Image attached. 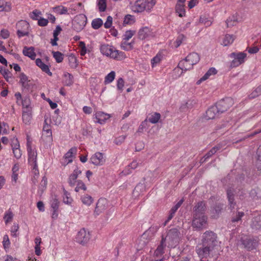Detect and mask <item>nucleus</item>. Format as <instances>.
Returning a JSON list of instances; mask_svg holds the SVG:
<instances>
[{
	"label": "nucleus",
	"instance_id": "obj_10",
	"mask_svg": "<svg viewBox=\"0 0 261 261\" xmlns=\"http://www.w3.org/2000/svg\"><path fill=\"white\" fill-rule=\"evenodd\" d=\"M233 105V100L231 98H226L218 101L215 106L220 114L227 111Z\"/></svg>",
	"mask_w": 261,
	"mask_h": 261
},
{
	"label": "nucleus",
	"instance_id": "obj_52",
	"mask_svg": "<svg viewBox=\"0 0 261 261\" xmlns=\"http://www.w3.org/2000/svg\"><path fill=\"white\" fill-rule=\"evenodd\" d=\"M82 201L84 204L90 205L93 201V198L91 196L86 195L82 197Z\"/></svg>",
	"mask_w": 261,
	"mask_h": 261
},
{
	"label": "nucleus",
	"instance_id": "obj_42",
	"mask_svg": "<svg viewBox=\"0 0 261 261\" xmlns=\"http://www.w3.org/2000/svg\"><path fill=\"white\" fill-rule=\"evenodd\" d=\"M41 12L37 9L34 10L30 14V17L33 20H38L41 17Z\"/></svg>",
	"mask_w": 261,
	"mask_h": 261
},
{
	"label": "nucleus",
	"instance_id": "obj_23",
	"mask_svg": "<svg viewBox=\"0 0 261 261\" xmlns=\"http://www.w3.org/2000/svg\"><path fill=\"white\" fill-rule=\"evenodd\" d=\"M132 10L135 12H142L145 10L143 0H137L132 6Z\"/></svg>",
	"mask_w": 261,
	"mask_h": 261
},
{
	"label": "nucleus",
	"instance_id": "obj_17",
	"mask_svg": "<svg viewBox=\"0 0 261 261\" xmlns=\"http://www.w3.org/2000/svg\"><path fill=\"white\" fill-rule=\"evenodd\" d=\"M234 190L231 188L227 190V196L228 201L229 208L232 210L234 208L236 205V202L234 201Z\"/></svg>",
	"mask_w": 261,
	"mask_h": 261
},
{
	"label": "nucleus",
	"instance_id": "obj_45",
	"mask_svg": "<svg viewBox=\"0 0 261 261\" xmlns=\"http://www.w3.org/2000/svg\"><path fill=\"white\" fill-rule=\"evenodd\" d=\"M53 57L57 63H61L63 60V54L60 51H53Z\"/></svg>",
	"mask_w": 261,
	"mask_h": 261
},
{
	"label": "nucleus",
	"instance_id": "obj_36",
	"mask_svg": "<svg viewBox=\"0 0 261 261\" xmlns=\"http://www.w3.org/2000/svg\"><path fill=\"white\" fill-rule=\"evenodd\" d=\"M234 38L233 35L227 34L225 36L222 44L224 46L229 45L233 42Z\"/></svg>",
	"mask_w": 261,
	"mask_h": 261
},
{
	"label": "nucleus",
	"instance_id": "obj_43",
	"mask_svg": "<svg viewBox=\"0 0 261 261\" xmlns=\"http://www.w3.org/2000/svg\"><path fill=\"white\" fill-rule=\"evenodd\" d=\"M0 72L7 82L9 81L8 79L11 77L12 75L8 69H4L3 67H0Z\"/></svg>",
	"mask_w": 261,
	"mask_h": 261
},
{
	"label": "nucleus",
	"instance_id": "obj_6",
	"mask_svg": "<svg viewBox=\"0 0 261 261\" xmlns=\"http://www.w3.org/2000/svg\"><path fill=\"white\" fill-rule=\"evenodd\" d=\"M27 149L28 152V162L30 165L33 166V170L34 174L38 175L39 171L37 168V153L36 151L32 149L30 144L29 143V138H28Z\"/></svg>",
	"mask_w": 261,
	"mask_h": 261
},
{
	"label": "nucleus",
	"instance_id": "obj_2",
	"mask_svg": "<svg viewBox=\"0 0 261 261\" xmlns=\"http://www.w3.org/2000/svg\"><path fill=\"white\" fill-rule=\"evenodd\" d=\"M101 53L107 57H110L117 60H122L126 58L124 52L120 51L114 48L112 46L108 44H103L100 46Z\"/></svg>",
	"mask_w": 261,
	"mask_h": 261
},
{
	"label": "nucleus",
	"instance_id": "obj_35",
	"mask_svg": "<svg viewBox=\"0 0 261 261\" xmlns=\"http://www.w3.org/2000/svg\"><path fill=\"white\" fill-rule=\"evenodd\" d=\"M73 76L69 73L64 74V83L65 86H70L73 83Z\"/></svg>",
	"mask_w": 261,
	"mask_h": 261
},
{
	"label": "nucleus",
	"instance_id": "obj_48",
	"mask_svg": "<svg viewBox=\"0 0 261 261\" xmlns=\"http://www.w3.org/2000/svg\"><path fill=\"white\" fill-rule=\"evenodd\" d=\"M144 2L145 10L150 11L156 4L155 0H147Z\"/></svg>",
	"mask_w": 261,
	"mask_h": 261
},
{
	"label": "nucleus",
	"instance_id": "obj_1",
	"mask_svg": "<svg viewBox=\"0 0 261 261\" xmlns=\"http://www.w3.org/2000/svg\"><path fill=\"white\" fill-rule=\"evenodd\" d=\"M239 238L240 245L247 251L256 250L259 246V240L257 237L242 234Z\"/></svg>",
	"mask_w": 261,
	"mask_h": 261
},
{
	"label": "nucleus",
	"instance_id": "obj_7",
	"mask_svg": "<svg viewBox=\"0 0 261 261\" xmlns=\"http://www.w3.org/2000/svg\"><path fill=\"white\" fill-rule=\"evenodd\" d=\"M91 236V232L89 229H80L75 237V241L84 246L89 242Z\"/></svg>",
	"mask_w": 261,
	"mask_h": 261
},
{
	"label": "nucleus",
	"instance_id": "obj_44",
	"mask_svg": "<svg viewBox=\"0 0 261 261\" xmlns=\"http://www.w3.org/2000/svg\"><path fill=\"white\" fill-rule=\"evenodd\" d=\"M68 62L71 67L75 68L77 67V60L75 57L73 55H71L68 56Z\"/></svg>",
	"mask_w": 261,
	"mask_h": 261
},
{
	"label": "nucleus",
	"instance_id": "obj_8",
	"mask_svg": "<svg viewBox=\"0 0 261 261\" xmlns=\"http://www.w3.org/2000/svg\"><path fill=\"white\" fill-rule=\"evenodd\" d=\"M17 35L19 38L28 36L29 34L30 24L25 20H21L16 24Z\"/></svg>",
	"mask_w": 261,
	"mask_h": 261
},
{
	"label": "nucleus",
	"instance_id": "obj_40",
	"mask_svg": "<svg viewBox=\"0 0 261 261\" xmlns=\"http://www.w3.org/2000/svg\"><path fill=\"white\" fill-rule=\"evenodd\" d=\"M50 205L52 210L58 211L59 202L56 196H52V199L50 201Z\"/></svg>",
	"mask_w": 261,
	"mask_h": 261
},
{
	"label": "nucleus",
	"instance_id": "obj_15",
	"mask_svg": "<svg viewBox=\"0 0 261 261\" xmlns=\"http://www.w3.org/2000/svg\"><path fill=\"white\" fill-rule=\"evenodd\" d=\"M154 36L151 30L147 27L140 29L138 32V37L141 40H144Z\"/></svg>",
	"mask_w": 261,
	"mask_h": 261
},
{
	"label": "nucleus",
	"instance_id": "obj_9",
	"mask_svg": "<svg viewBox=\"0 0 261 261\" xmlns=\"http://www.w3.org/2000/svg\"><path fill=\"white\" fill-rule=\"evenodd\" d=\"M247 56L246 54L244 53H232L230 55L231 58H234L230 64V67L231 68L236 67L243 64L245 62V59Z\"/></svg>",
	"mask_w": 261,
	"mask_h": 261
},
{
	"label": "nucleus",
	"instance_id": "obj_63",
	"mask_svg": "<svg viewBox=\"0 0 261 261\" xmlns=\"http://www.w3.org/2000/svg\"><path fill=\"white\" fill-rule=\"evenodd\" d=\"M48 23V20L47 19H45L42 17H40V19L38 21V24L41 27H45L47 25Z\"/></svg>",
	"mask_w": 261,
	"mask_h": 261
},
{
	"label": "nucleus",
	"instance_id": "obj_33",
	"mask_svg": "<svg viewBox=\"0 0 261 261\" xmlns=\"http://www.w3.org/2000/svg\"><path fill=\"white\" fill-rule=\"evenodd\" d=\"M11 9V4L5 0H0V12H9Z\"/></svg>",
	"mask_w": 261,
	"mask_h": 261
},
{
	"label": "nucleus",
	"instance_id": "obj_54",
	"mask_svg": "<svg viewBox=\"0 0 261 261\" xmlns=\"http://www.w3.org/2000/svg\"><path fill=\"white\" fill-rule=\"evenodd\" d=\"M77 186L75 188V191L76 192H79L81 190H83L85 191L86 190V187L85 184L81 180H79L77 181Z\"/></svg>",
	"mask_w": 261,
	"mask_h": 261
},
{
	"label": "nucleus",
	"instance_id": "obj_5",
	"mask_svg": "<svg viewBox=\"0 0 261 261\" xmlns=\"http://www.w3.org/2000/svg\"><path fill=\"white\" fill-rule=\"evenodd\" d=\"M87 21V17L83 14H80L74 17L72 21V28L76 32H80L84 29Z\"/></svg>",
	"mask_w": 261,
	"mask_h": 261
},
{
	"label": "nucleus",
	"instance_id": "obj_13",
	"mask_svg": "<svg viewBox=\"0 0 261 261\" xmlns=\"http://www.w3.org/2000/svg\"><path fill=\"white\" fill-rule=\"evenodd\" d=\"M206 223L207 217L205 216H194L193 220V226L195 228H201L202 227H205Z\"/></svg>",
	"mask_w": 261,
	"mask_h": 261
},
{
	"label": "nucleus",
	"instance_id": "obj_31",
	"mask_svg": "<svg viewBox=\"0 0 261 261\" xmlns=\"http://www.w3.org/2000/svg\"><path fill=\"white\" fill-rule=\"evenodd\" d=\"M161 118V114L158 112H153L149 114L148 120L149 122L152 124H155L159 122V120Z\"/></svg>",
	"mask_w": 261,
	"mask_h": 261
},
{
	"label": "nucleus",
	"instance_id": "obj_59",
	"mask_svg": "<svg viewBox=\"0 0 261 261\" xmlns=\"http://www.w3.org/2000/svg\"><path fill=\"white\" fill-rule=\"evenodd\" d=\"M47 178L45 176H43L42 177V179L40 184L39 190L43 192L44 190L46 189L47 185Z\"/></svg>",
	"mask_w": 261,
	"mask_h": 261
},
{
	"label": "nucleus",
	"instance_id": "obj_20",
	"mask_svg": "<svg viewBox=\"0 0 261 261\" xmlns=\"http://www.w3.org/2000/svg\"><path fill=\"white\" fill-rule=\"evenodd\" d=\"M171 230L172 229L169 230V231L168 232V234L165 238H164L163 236H162L161 244L158 246L156 249L154 251V255L156 257L161 256L164 253V246L163 244L166 240L167 239V238L169 237L170 234L172 233Z\"/></svg>",
	"mask_w": 261,
	"mask_h": 261
},
{
	"label": "nucleus",
	"instance_id": "obj_64",
	"mask_svg": "<svg viewBox=\"0 0 261 261\" xmlns=\"http://www.w3.org/2000/svg\"><path fill=\"white\" fill-rule=\"evenodd\" d=\"M244 215V212H238L236 217H234L232 219V221L233 222H238L239 221L241 220V218Z\"/></svg>",
	"mask_w": 261,
	"mask_h": 261
},
{
	"label": "nucleus",
	"instance_id": "obj_51",
	"mask_svg": "<svg viewBox=\"0 0 261 261\" xmlns=\"http://www.w3.org/2000/svg\"><path fill=\"white\" fill-rule=\"evenodd\" d=\"M13 217V214L10 210H8L4 217V219L5 220V222L6 223H8L11 221H12Z\"/></svg>",
	"mask_w": 261,
	"mask_h": 261
},
{
	"label": "nucleus",
	"instance_id": "obj_56",
	"mask_svg": "<svg viewBox=\"0 0 261 261\" xmlns=\"http://www.w3.org/2000/svg\"><path fill=\"white\" fill-rule=\"evenodd\" d=\"M261 94V85L259 86L249 95L250 98H254Z\"/></svg>",
	"mask_w": 261,
	"mask_h": 261
},
{
	"label": "nucleus",
	"instance_id": "obj_37",
	"mask_svg": "<svg viewBox=\"0 0 261 261\" xmlns=\"http://www.w3.org/2000/svg\"><path fill=\"white\" fill-rule=\"evenodd\" d=\"M175 11L180 17H182L185 15V10L184 9V4H176L175 7Z\"/></svg>",
	"mask_w": 261,
	"mask_h": 261
},
{
	"label": "nucleus",
	"instance_id": "obj_61",
	"mask_svg": "<svg viewBox=\"0 0 261 261\" xmlns=\"http://www.w3.org/2000/svg\"><path fill=\"white\" fill-rule=\"evenodd\" d=\"M161 55L157 54L152 60H151V64L152 66L154 67L158 63H159L161 60Z\"/></svg>",
	"mask_w": 261,
	"mask_h": 261
},
{
	"label": "nucleus",
	"instance_id": "obj_27",
	"mask_svg": "<svg viewBox=\"0 0 261 261\" xmlns=\"http://www.w3.org/2000/svg\"><path fill=\"white\" fill-rule=\"evenodd\" d=\"M32 118V110L29 109L22 110V121L25 124H30Z\"/></svg>",
	"mask_w": 261,
	"mask_h": 261
},
{
	"label": "nucleus",
	"instance_id": "obj_58",
	"mask_svg": "<svg viewBox=\"0 0 261 261\" xmlns=\"http://www.w3.org/2000/svg\"><path fill=\"white\" fill-rule=\"evenodd\" d=\"M186 39V37L183 34H180L177 37L175 43V47L177 48L180 46L181 44L182 41H184Z\"/></svg>",
	"mask_w": 261,
	"mask_h": 261
},
{
	"label": "nucleus",
	"instance_id": "obj_11",
	"mask_svg": "<svg viewBox=\"0 0 261 261\" xmlns=\"http://www.w3.org/2000/svg\"><path fill=\"white\" fill-rule=\"evenodd\" d=\"M90 162L96 166H101L105 163L106 159L103 153L97 152L91 157Z\"/></svg>",
	"mask_w": 261,
	"mask_h": 261
},
{
	"label": "nucleus",
	"instance_id": "obj_50",
	"mask_svg": "<svg viewBox=\"0 0 261 261\" xmlns=\"http://www.w3.org/2000/svg\"><path fill=\"white\" fill-rule=\"evenodd\" d=\"M31 101L29 98L25 97L22 100V105L23 110L29 109L32 110V108L30 107Z\"/></svg>",
	"mask_w": 261,
	"mask_h": 261
},
{
	"label": "nucleus",
	"instance_id": "obj_18",
	"mask_svg": "<svg viewBox=\"0 0 261 261\" xmlns=\"http://www.w3.org/2000/svg\"><path fill=\"white\" fill-rule=\"evenodd\" d=\"M219 114L217 107L213 106L206 111L205 118L207 120L213 119L218 117Z\"/></svg>",
	"mask_w": 261,
	"mask_h": 261
},
{
	"label": "nucleus",
	"instance_id": "obj_24",
	"mask_svg": "<svg viewBox=\"0 0 261 261\" xmlns=\"http://www.w3.org/2000/svg\"><path fill=\"white\" fill-rule=\"evenodd\" d=\"M81 173L82 171L79 170L77 168L73 170V173L70 175L68 180L70 186L73 187L75 186L78 175Z\"/></svg>",
	"mask_w": 261,
	"mask_h": 261
},
{
	"label": "nucleus",
	"instance_id": "obj_39",
	"mask_svg": "<svg viewBox=\"0 0 261 261\" xmlns=\"http://www.w3.org/2000/svg\"><path fill=\"white\" fill-rule=\"evenodd\" d=\"M221 146L217 145L213 147L209 151H208L204 156L205 159H208L212 156L213 154L216 153V152L220 149Z\"/></svg>",
	"mask_w": 261,
	"mask_h": 261
},
{
	"label": "nucleus",
	"instance_id": "obj_22",
	"mask_svg": "<svg viewBox=\"0 0 261 261\" xmlns=\"http://www.w3.org/2000/svg\"><path fill=\"white\" fill-rule=\"evenodd\" d=\"M43 136H45L47 138V141L49 142H51L53 141L52 132L50 129V126L47 123V119L44 120V125L43 127Z\"/></svg>",
	"mask_w": 261,
	"mask_h": 261
},
{
	"label": "nucleus",
	"instance_id": "obj_53",
	"mask_svg": "<svg viewBox=\"0 0 261 261\" xmlns=\"http://www.w3.org/2000/svg\"><path fill=\"white\" fill-rule=\"evenodd\" d=\"M56 12L59 14H65L67 13V9L62 6L56 7L54 8Z\"/></svg>",
	"mask_w": 261,
	"mask_h": 261
},
{
	"label": "nucleus",
	"instance_id": "obj_26",
	"mask_svg": "<svg viewBox=\"0 0 261 261\" xmlns=\"http://www.w3.org/2000/svg\"><path fill=\"white\" fill-rule=\"evenodd\" d=\"M238 22V15L237 13L228 17L225 21L227 28L235 26Z\"/></svg>",
	"mask_w": 261,
	"mask_h": 261
},
{
	"label": "nucleus",
	"instance_id": "obj_19",
	"mask_svg": "<svg viewBox=\"0 0 261 261\" xmlns=\"http://www.w3.org/2000/svg\"><path fill=\"white\" fill-rule=\"evenodd\" d=\"M11 146L14 156L17 159H19L21 156V152L19 149V144L17 139L14 138L12 140Z\"/></svg>",
	"mask_w": 261,
	"mask_h": 261
},
{
	"label": "nucleus",
	"instance_id": "obj_41",
	"mask_svg": "<svg viewBox=\"0 0 261 261\" xmlns=\"http://www.w3.org/2000/svg\"><path fill=\"white\" fill-rule=\"evenodd\" d=\"M256 166L258 170H261V145L258 147L257 152Z\"/></svg>",
	"mask_w": 261,
	"mask_h": 261
},
{
	"label": "nucleus",
	"instance_id": "obj_28",
	"mask_svg": "<svg viewBox=\"0 0 261 261\" xmlns=\"http://www.w3.org/2000/svg\"><path fill=\"white\" fill-rule=\"evenodd\" d=\"M36 64L40 67L43 72L46 73L49 76L52 75V73L50 71L48 66L45 64L40 59L38 58L36 60Z\"/></svg>",
	"mask_w": 261,
	"mask_h": 261
},
{
	"label": "nucleus",
	"instance_id": "obj_32",
	"mask_svg": "<svg viewBox=\"0 0 261 261\" xmlns=\"http://www.w3.org/2000/svg\"><path fill=\"white\" fill-rule=\"evenodd\" d=\"M178 67L181 69L182 71H187L188 70H190L193 68V65H190V63L185 60V58L180 61L178 64Z\"/></svg>",
	"mask_w": 261,
	"mask_h": 261
},
{
	"label": "nucleus",
	"instance_id": "obj_16",
	"mask_svg": "<svg viewBox=\"0 0 261 261\" xmlns=\"http://www.w3.org/2000/svg\"><path fill=\"white\" fill-rule=\"evenodd\" d=\"M223 209V204L222 203H216L211 208V217L214 219H217L221 214Z\"/></svg>",
	"mask_w": 261,
	"mask_h": 261
},
{
	"label": "nucleus",
	"instance_id": "obj_3",
	"mask_svg": "<svg viewBox=\"0 0 261 261\" xmlns=\"http://www.w3.org/2000/svg\"><path fill=\"white\" fill-rule=\"evenodd\" d=\"M218 250V249L208 245H204V244L202 243L197 245L196 248V251L198 256L203 261H206V259L210 254L213 255Z\"/></svg>",
	"mask_w": 261,
	"mask_h": 261
},
{
	"label": "nucleus",
	"instance_id": "obj_34",
	"mask_svg": "<svg viewBox=\"0 0 261 261\" xmlns=\"http://www.w3.org/2000/svg\"><path fill=\"white\" fill-rule=\"evenodd\" d=\"M76 152V148L72 147L65 154V159L67 160V164L71 163L72 162L73 154L75 153Z\"/></svg>",
	"mask_w": 261,
	"mask_h": 261
},
{
	"label": "nucleus",
	"instance_id": "obj_60",
	"mask_svg": "<svg viewBox=\"0 0 261 261\" xmlns=\"http://www.w3.org/2000/svg\"><path fill=\"white\" fill-rule=\"evenodd\" d=\"M135 33L136 32L135 31L128 30L126 31L124 35L123 40L125 41H128L133 36Z\"/></svg>",
	"mask_w": 261,
	"mask_h": 261
},
{
	"label": "nucleus",
	"instance_id": "obj_29",
	"mask_svg": "<svg viewBox=\"0 0 261 261\" xmlns=\"http://www.w3.org/2000/svg\"><path fill=\"white\" fill-rule=\"evenodd\" d=\"M217 72V71L215 68H210L205 74L197 82V84H200L201 82L208 79L211 75L216 74Z\"/></svg>",
	"mask_w": 261,
	"mask_h": 261
},
{
	"label": "nucleus",
	"instance_id": "obj_4",
	"mask_svg": "<svg viewBox=\"0 0 261 261\" xmlns=\"http://www.w3.org/2000/svg\"><path fill=\"white\" fill-rule=\"evenodd\" d=\"M202 243L204 245H208L217 249H219V245L217 240V236L213 231L208 230L205 231L203 236Z\"/></svg>",
	"mask_w": 261,
	"mask_h": 261
},
{
	"label": "nucleus",
	"instance_id": "obj_57",
	"mask_svg": "<svg viewBox=\"0 0 261 261\" xmlns=\"http://www.w3.org/2000/svg\"><path fill=\"white\" fill-rule=\"evenodd\" d=\"M199 22L204 24L206 27H209L212 23V21L208 20V18L205 16H201L200 17Z\"/></svg>",
	"mask_w": 261,
	"mask_h": 261
},
{
	"label": "nucleus",
	"instance_id": "obj_30",
	"mask_svg": "<svg viewBox=\"0 0 261 261\" xmlns=\"http://www.w3.org/2000/svg\"><path fill=\"white\" fill-rule=\"evenodd\" d=\"M110 117L109 114H105L103 112H99L96 113L95 118L97 122L100 124H103L105 121Z\"/></svg>",
	"mask_w": 261,
	"mask_h": 261
},
{
	"label": "nucleus",
	"instance_id": "obj_46",
	"mask_svg": "<svg viewBox=\"0 0 261 261\" xmlns=\"http://www.w3.org/2000/svg\"><path fill=\"white\" fill-rule=\"evenodd\" d=\"M97 6L100 12L105 11L107 8L106 0H98Z\"/></svg>",
	"mask_w": 261,
	"mask_h": 261
},
{
	"label": "nucleus",
	"instance_id": "obj_55",
	"mask_svg": "<svg viewBox=\"0 0 261 261\" xmlns=\"http://www.w3.org/2000/svg\"><path fill=\"white\" fill-rule=\"evenodd\" d=\"M126 41H125L121 43V48L124 50H130L132 49L133 48V43L132 42L127 43Z\"/></svg>",
	"mask_w": 261,
	"mask_h": 261
},
{
	"label": "nucleus",
	"instance_id": "obj_21",
	"mask_svg": "<svg viewBox=\"0 0 261 261\" xmlns=\"http://www.w3.org/2000/svg\"><path fill=\"white\" fill-rule=\"evenodd\" d=\"M185 60L189 62L193 66L198 63L200 61V56L195 52L189 54L186 58Z\"/></svg>",
	"mask_w": 261,
	"mask_h": 261
},
{
	"label": "nucleus",
	"instance_id": "obj_49",
	"mask_svg": "<svg viewBox=\"0 0 261 261\" xmlns=\"http://www.w3.org/2000/svg\"><path fill=\"white\" fill-rule=\"evenodd\" d=\"M115 72L113 71L109 73L105 79V83L106 84L111 83L115 79Z\"/></svg>",
	"mask_w": 261,
	"mask_h": 261
},
{
	"label": "nucleus",
	"instance_id": "obj_14",
	"mask_svg": "<svg viewBox=\"0 0 261 261\" xmlns=\"http://www.w3.org/2000/svg\"><path fill=\"white\" fill-rule=\"evenodd\" d=\"M194 216L199 217L204 215L205 210L206 206L205 203L203 201L198 202L194 206Z\"/></svg>",
	"mask_w": 261,
	"mask_h": 261
},
{
	"label": "nucleus",
	"instance_id": "obj_62",
	"mask_svg": "<svg viewBox=\"0 0 261 261\" xmlns=\"http://www.w3.org/2000/svg\"><path fill=\"white\" fill-rule=\"evenodd\" d=\"M113 18L111 16L107 17V21L104 23L105 28L106 29L110 28L112 24Z\"/></svg>",
	"mask_w": 261,
	"mask_h": 261
},
{
	"label": "nucleus",
	"instance_id": "obj_25",
	"mask_svg": "<svg viewBox=\"0 0 261 261\" xmlns=\"http://www.w3.org/2000/svg\"><path fill=\"white\" fill-rule=\"evenodd\" d=\"M34 50L35 48L34 47L24 46L22 50V53L25 56L30 58L32 60H35L36 54Z\"/></svg>",
	"mask_w": 261,
	"mask_h": 261
},
{
	"label": "nucleus",
	"instance_id": "obj_12",
	"mask_svg": "<svg viewBox=\"0 0 261 261\" xmlns=\"http://www.w3.org/2000/svg\"><path fill=\"white\" fill-rule=\"evenodd\" d=\"M107 207L108 202L107 199L106 198H100L96 203L94 214L99 215L100 214L103 212L107 209Z\"/></svg>",
	"mask_w": 261,
	"mask_h": 261
},
{
	"label": "nucleus",
	"instance_id": "obj_47",
	"mask_svg": "<svg viewBox=\"0 0 261 261\" xmlns=\"http://www.w3.org/2000/svg\"><path fill=\"white\" fill-rule=\"evenodd\" d=\"M135 21V17L133 15L127 14L125 16L123 23L125 24H132Z\"/></svg>",
	"mask_w": 261,
	"mask_h": 261
},
{
	"label": "nucleus",
	"instance_id": "obj_38",
	"mask_svg": "<svg viewBox=\"0 0 261 261\" xmlns=\"http://www.w3.org/2000/svg\"><path fill=\"white\" fill-rule=\"evenodd\" d=\"M103 24V21L100 18H95L93 19L91 23L92 27L94 29H98Z\"/></svg>",
	"mask_w": 261,
	"mask_h": 261
}]
</instances>
